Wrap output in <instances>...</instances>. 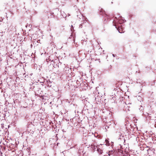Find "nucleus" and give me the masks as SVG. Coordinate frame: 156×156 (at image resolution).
I'll return each mask as SVG.
<instances>
[{
  "label": "nucleus",
  "mask_w": 156,
  "mask_h": 156,
  "mask_svg": "<svg viewBox=\"0 0 156 156\" xmlns=\"http://www.w3.org/2000/svg\"><path fill=\"white\" fill-rule=\"evenodd\" d=\"M97 143L96 141H94L91 145V147L93 150L96 149V146H97Z\"/></svg>",
  "instance_id": "obj_1"
},
{
  "label": "nucleus",
  "mask_w": 156,
  "mask_h": 156,
  "mask_svg": "<svg viewBox=\"0 0 156 156\" xmlns=\"http://www.w3.org/2000/svg\"><path fill=\"white\" fill-rule=\"evenodd\" d=\"M118 20L117 21V22H118L119 24H121L122 23H123L126 21L124 20V19H123L121 17H120L119 18L118 20Z\"/></svg>",
  "instance_id": "obj_2"
},
{
  "label": "nucleus",
  "mask_w": 156,
  "mask_h": 156,
  "mask_svg": "<svg viewBox=\"0 0 156 156\" xmlns=\"http://www.w3.org/2000/svg\"><path fill=\"white\" fill-rule=\"evenodd\" d=\"M97 148H100V149H103L104 148V146H103V145L102 144H100L99 145H97L96 146Z\"/></svg>",
  "instance_id": "obj_3"
},
{
  "label": "nucleus",
  "mask_w": 156,
  "mask_h": 156,
  "mask_svg": "<svg viewBox=\"0 0 156 156\" xmlns=\"http://www.w3.org/2000/svg\"><path fill=\"white\" fill-rule=\"evenodd\" d=\"M118 30L119 32L120 33H122L124 32V31L123 30H121V27H119L117 29Z\"/></svg>",
  "instance_id": "obj_4"
},
{
  "label": "nucleus",
  "mask_w": 156,
  "mask_h": 156,
  "mask_svg": "<svg viewBox=\"0 0 156 156\" xmlns=\"http://www.w3.org/2000/svg\"><path fill=\"white\" fill-rule=\"evenodd\" d=\"M97 151H98V152L100 154H102L103 153V150L102 149H99L98 148H97Z\"/></svg>",
  "instance_id": "obj_5"
},
{
  "label": "nucleus",
  "mask_w": 156,
  "mask_h": 156,
  "mask_svg": "<svg viewBox=\"0 0 156 156\" xmlns=\"http://www.w3.org/2000/svg\"><path fill=\"white\" fill-rule=\"evenodd\" d=\"M116 20L114 19V25L115 26V27L116 28H117V25H116Z\"/></svg>",
  "instance_id": "obj_6"
},
{
  "label": "nucleus",
  "mask_w": 156,
  "mask_h": 156,
  "mask_svg": "<svg viewBox=\"0 0 156 156\" xmlns=\"http://www.w3.org/2000/svg\"><path fill=\"white\" fill-rule=\"evenodd\" d=\"M105 142L106 143V144H105L107 146H108L110 144L109 143V141L108 140L106 139L105 140Z\"/></svg>",
  "instance_id": "obj_7"
},
{
  "label": "nucleus",
  "mask_w": 156,
  "mask_h": 156,
  "mask_svg": "<svg viewBox=\"0 0 156 156\" xmlns=\"http://www.w3.org/2000/svg\"><path fill=\"white\" fill-rule=\"evenodd\" d=\"M113 152L112 151H109L108 152V155L109 156H113V155L112 154Z\"/></svg>",
  "instance_id": "obj_8"
},
{
  "label": "nucleus",
  "mask_w": 156,
  "mask_h": 156,
  "mask_svg": "<svg viewBox=\"0 0 156 156\" xmlns=\"http://www.w3.org/2000/svg\"><path fill=\"white\" fill-rule=\"evenodd\" d=\"M113 56H114V57L115 56L114 54H113Z\"/></svg>",
  "instance_id": "obj_9"
},
{
  "label": "nucleus",
  "mask_w": 156,
  "mask_h": 156,
  "mask_svg": "<svg viewBox=\"0 0 156 156\" xmlns=\"http://www.w3.org/2000/svg\"><path fill=\"white\" fill-rule=\"evenodd\" d=\"M83 156H85L84 155H83Z\"/></svg>",
  "instance_id": "obj_10"
}]
</instances>
